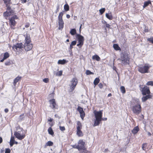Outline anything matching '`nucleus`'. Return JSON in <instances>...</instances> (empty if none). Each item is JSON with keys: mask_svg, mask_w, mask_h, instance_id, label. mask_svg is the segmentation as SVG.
<instances>
[{"mask_svg": "<svg viewBox=\"0 0 153 153\" xmlns=\"http://www.w3.org/2000/svg\"><path fill=\"white\" fill-rule=\"evenodd\" d=\"M5 64L6 65H10V63L9 61H7L5 62Z\"/></svg>", "mask_w": 153, "mask_h": 153, "instance_id": "6e6d98bb", "label": "nucleus"}, {"mask_svg": "<svg viewBox=\"0 0 153 153\" xmlns=\"http://www.w3.org/2000/svg\"><path fill=\"white\" fill-rule=\"evenodd\" d=\"M59 23V30H61L62 29L64 26V22L62 19H58Z\"/></svg>", "mask_w": 153, "mask_h": 153, "instance_id": "f8f14e48", "label": "nucleus"}, {"mask_svg": "<svg viewBox=\"0 0 153 153\" xmlns=\"http://www.w3.org/2000/svg\"><path fill=\"white\" fill-rule=\"evenodd\" d=\"M152 96L151 95H148L145 96L143 97L142 98V101L143 102L146 101L147 99L151 98Z\"/></svg>", "mask_w": 153, "mask_h": 153, "instance_id": "dca6fc26", "label": "nucleus"}, {"mask_svg": "<svg viewBox=\"0 0 153 153\" xmlns=\"http://www.w3.org/2000/svg\"><path fill=\"white\" fill-rule=\"evenodd\" d=\"M59 8V5H58L56 7V13H57L58 11Z\"/></svg>", "mask_w": 153, "mask_h": 153, "instance_id": "13d9d810", "label": "nucleus"}, {"mask_svg": "<svg viewBox=\"0 0 153 153\" xmlns=\"http://www.w3.org/2000/svg\"><path fill=\"white\" fill-rule=\"evenodd\" d=\"M25 44L26 45L27 44H30V43L31 42V40L30 37L29 36H27L25 37Z\"/></svg>", "mask_w": 153, "mask_h": 153, "instance_id": "6ab92c4d", "label": "nucleus"}, {"mask_svg": "<svg viewBox=\"0 0 153 153\" xmlns=\"http://www.w3.org/2000/svg\"><path fill=\"white\" fill-rule=\"evenodd\" d=\"M67 62L66 60L63 59L62 60H59L58 62V64L64 65Z\"/></svg>", "mask_w": 153, "mask_h": 153, "instance_id": "4be33fe9", "label": "nucleus"}, {"mask_svg": "<svg viewBox=\"0 0 153 153\" xmlns=\"http://www.w3.org/2000/svg\"><path fill=\"white\" fill-rule=\"evenodd\" d=\"M14 141L15 140L14 137H11L10 143V144L11 146H12L14 144Z\"/></svg>", "mask_w": 153, "mask_h": 153, "instance_id": "393cba45", "label": "nucleus"}, {"mask_svg": "<svg viewBox=\"0 0 153 153\" xmlns=\"http://www.w3.org/2000/svg\"><path fill=\"white\" fill-rule=\"evenodd\" d=\"M53 120V119L51 118H50L49 119H48V121L50 122H52Z\"/></svg>", "mask_w": 153, "mask_h": 153, "instance_id": "e2e57ef3", "label": "nucleus"}, {"mask_svg": "<svg viewBox=\"0 0 153 153\" xmlns=\"http://www.w3.org/2000/svg\"><path fill=\"white\" fill-rule=\"evenodd\" d=\"M21 1L22 3H24L26 2L27 0H21Z\"/></svg>", "mask_w": 153, "mask_h": 153, "instance_id": "680f3d73", "label": "nucleus"}, {"mask_svg": "<svg viewBox=\"0 0 153 153\" xmlns=\"http://www.w3.org/2000/svg\"><path fill=\"white\" fill-rule=\"evenodd\" d=\"M86 74L87 75H91V74H93L94 73L93 72H91L89 70H87L86 71Z\"/></svg>", "mask_w": 153, "mask_h": 153, "instance_id": "a19ab883", "label": "nucleus"}, {"mask_svg": "<svg viewBox=\"0 0 153 153\" xmlns=\"http://www.w3.org/2000/svg\"><path fill=\"white\" fill-rule=\"evenodd\" d=\"M94 114L95 118L94 122V126H98L102 121V111L100 110L99 111H94Z\"/></svg>", "mask_w": 153, "mask_h": 153, "instance_id": "f257e3e1", "label": "nucleus"}, {"mask_svg": "<svg viewBox=\"0 0 153 153\" xmlns=\"http://www.w3.org/2000/svg\"><path fill=\"white\" fill-rule=\"evenodd\" d=\"M113 47L114 49L116 51L121 50L120 48L117 44H113Z\"/></svg>", "mask_w": 153, "mask_h": 153, "instance_id": "412c9836", "label": "nucleus"}, {"mask_svg": "<svg viewBox=\"0 0 153 153\" xmlns=\"http://www.w3.org/2000/svg\"><path fill=\"white\" fill-rule=\"evenodd\" d=\"M9 22L10 26H11V28L14 29V28L13 27V26H14L15 25H16V21L13 18H11L9 20Z\"/></svg>", "mask_w": 153, "mask_h": 153, "instance_id": "4468645a", "label": "nucleus"}, {"mask_svg": "<svg viewBox=\"0 0 153 153\" xmlns=\"http://www.w3.org/2000/svg\"><path fill=\"white\" fill-rule=\"evenodd\" d=\"M107 120V118H102V120Z\"/></svg>", "mask_w": 153, "mask_h": 153, "instance_id": "774afa93", "label": "nucleus"}, {"mask_svg": "<svg viewBox=\"0 0 153 153\" xmlns=\"http://www.w3.org/2000/svg\"><path fill=\"white\" fill-rule=\"evenodd\" d=\"M76 42L75 40L73 41L72 42L71 44L70 45V49H71L73 48V46L76 45Z\"/></svg>", "mask_w": 153, "mask_h": 153, "instance_id": "bb28decb", "label": "nucleus"}, {"mask_svg": "<svg viewBox=\"0 0 153 153\" xmlns=\"http://www.w3.org/2000/svg\"><path fill=\"white\" fill-rule=\"evenodd\" d=\"M147 41L153 44V36L147 39Z\"/></svg>", "mask_w": 153, "mask_h": 153, "instance_id": "79ce46f5", "label": "nucleus"}, {"mask_svg": "<svg viewBox=\"0 0 153 153\" xmlns=\"http://www.w3.org/2000/svg\"><path fill=\"white\" fill-rule=\"evenodd\" d=\"M33 45L31 44H25V49L26 51H29L32 48Z\"/></svg>", "mask_w": 153, "mask_h": 153, "instance_id": "9b49d317", "label": "nucleus"}, {"mask_svg": "<svg viewBox=\"0 0 153 153\" xmlns=\"http://www.w3.org/2000/svg\"><path fill=\"white\" fill-rule=\"evenodd\" d=\"M10 0H3L4 3L5 4L8 3L10 2Z\"/></svg>", "mask_w": 153, "mask_h": 153, "instance_id": "5fc2aeb1", "label": "nucleus"}, {"mask_svg": "<svg viewBox=\"0 0 153 153\" xmlns=\"http://www.w3.org/2000/svg\"><path fill=\"white\" fill-rule=\"evenodd\" d=\"M82 128V124L80 122L78 121L77 123L76 130L81 129Z\"/></svg>", "mask_w": 153, "mask_h": 153, "instance_id": "aec40b11", "label": "nucleus"}, {"mask_svg": "<svg viewBox=\"0 0 153 153\" xmlns=\"http://www.w3.org/2000/svg\"><path fill=\"white\" fill-rule=\"evenodd\" d=\"M62 71H61L57 72L56 74V75L57 76H61L62 75Z\"/></svg>", "mask_w": 153, "mask_h": 153, "instance_id": "a18cd8bd", "label": "nucleus"}, {"mask_svg": "<svg viewBox=\"0 0 153 153\" xmlns=\"http://www.w3.org/2000/svg\"><path fill=\"white\" fill-rule=\"evenodd\" d=\"M133 112L135 114L138 115L139 114L141 111V107L139 104L135 105L132 108Z\"/></svg>", "mask_w": 153, "mask_h": 153, "instance_id": "20e7f679", "label": "nucleus"}, {"mask_svg": "<svg viewBox=\"0 0 153 153\" xmlns=\"http://www.w3.org/2000/svg\"><path fill=\"white\" fill-rule=\"evenodd\" d=\"M55 102V101L54 99H52L50 100V103L51 105H52L53 103H54Z\"/></svg>", "mask_w": 153, "mask_h": 153, "instance_id": "603ef678", "label": "nucleus"}, {"mask_svg": "<svg viewBox=\"0 0 153 153\" xmlns=\"http://www.w3.org/2000/svg\"><path fill=\"white\" fill-rule=\"evenodd\" d=\"M121 62L122 65L128 64L129 62V58L127 53H122L120 55V57L118 59Z\"/></svg>", "mask_w": 153, "mask_h": 153, "instance_id": "f03ea898", "label": "nucleus"}, {"mask_svg": "<svg viewBox=\"0 0 153 153\" xmlns=\"http://www.w3.org/2000/svg\"><path fill=\"white\" fill-rule=\"evenodd\" d=\"M21 78V77L19 76L14 79L13 82L14 86H16V83L20 80Z\"/></svg>", "mask_w": 153, "mask_h": 153, "instance_id": "a211bd4d", "label": "nucleus"}, {"mask_svg": "<svg viewBox=\"0 0 153 153\" xmlns=\"http://www.w3.org/2000/svg\"><path fill=\"white\" fill-rule=\"evenodd\" d=\"M85 142L82 140H80L78 142V146L79 150L83 149L85 146Z\"/></svg>", "mask_w": 153, "mask_h": 153, "instance_id": "1a4fd4ad", "label": "nucleus"}, {"mask_svg": "<svg viewBox=\"0 0 153 153\" xmlns=\"http://www.w3.org/2000/svg\"><path fill=\"white\" fill-rule=\"evenodd\" d=\"M110 25L109 24H107V23H106V27H107L109 28L110 27Z\"/></svg>", "mask_w": 153, "mask_h": 153, "instance_id": "052dcab7", "label": "nucleus"}, {"mask_svg": "<svg viewBox=\"0 0 153 153\" xmlns=\"http://www.w3.org/2000/svg\"><path fill=\"white\" fill-rule=\"evenodd\" d=\"M22 129H23L22 128H21L20 126H19L16 127V131H20V132H21L22 131Z\"/></svg>", "mask_w": 153, "mask_h": 153, "instance_id": "58836bf2", "label": "nucleus"}, {"mask_svg": "<svg viewBox=\"0 0 153 153\" xmlns=\"http://www.w3.org/2000/svg\"><path fill=\"white\" fill-rule=\"evenodd\" d=\"M100 80L99 78H96L94 79V84L95 85H96L99 82Z\"/></svg>", "mask_w": 153, "mask_h": 153, "instance_id": "cd10ccee", "label": "nucleus"}, {"mask_svg": "<svg viewBox=\"0 0 153 153\" xmlns=\"http://www.w3.org/2000/svg\"><path fill=\"white\" fill-rule=\"evenodd\" d=\"M72 146L73 148L77 149L78 150H79V148L78 147L77 145H73Z\"/></svg>", "mask_w": 153, "mask_h": 153, "instance_id": "3c124183", "label": "nucleus"}, {"mask_svg": "<svg viewBox=\"0 0 153 153\" xmlns=\"http://www.w3.org/2000/svg\"><path fill=\"white\" fill-rule=\"evenodd\" d=\"M77 110L79 112L80 116L81 118L83 120L85 116V113L83 110V108L80 106H78L77 108Z\"/></svg>", "mask_w": 153, "mask_h": 153, "instance_id": "6e6552de", "label": "nucleus"}, {"mask_svg": "<svg viewBox=\"0 0 153 153\" xmlns=\"http://www.w3.org/2000/svg\"><path fill=\"white\" fill-rule=\"evenodd\" d=\"M98 86L100 88H102L103 87V85L102 84V83H100L99 84H98Z\"/></svg>", "mask_w": 153, "mask_h": 153, "instance_id": "864d4df0", "label": "nucleus"}, {"mask_svg": "<svg viewBox=\"0 0 153 153\" xmlns=\"http://www.w3.org/2000/svg\"><path fill=\"white\" fill-rule=\"evenodd\" d=\"M8 111H9L8 109L7 108H5L4 109V111L5 112H6V113H7L8 112Z\"/></svg>", "mask_w": 153, "mask_h": 153, "instance_id": "0e129e2a", "label": "nucleus"}, {"mask_svg": "<svg viewBox=\"0 0 153 153\" xmlns=\"http://www.w3.org/2000/svg\"><path fill=\"white\" fill-rule=\"evenodd\" d=\"M3 141V139L1 137H0V143H1Z\"/></svg>", "mask_w": 153, "mask_h": 153, "instance_id": "69168bd1", "label": "nucleus"}, {"mask_svg": "<svg viewBox=\"0 0 153 153\" xmlns=\"http://www.w3.org/2000/svg\"><path fill=\"white\" fill-rule=\"evenodd\" d=\"M23 48V44L22 43L17 44L16 45H14L12 48L14 50L16 49L18 50V49H21Z\"/></svg>", "mask_w": 153, "mask_h": 153, "instance_id": "9d476101", "label": "nucleus"}, {"mask_svg": "<svg viewBox=\"0 0 153 153\" xmlns=\"http://www.w3.org/2000/svg\"><path fill=\"white\" fill-rule=\"evenodd\" d=\"M14 135L19 140H22L25 137L24 134H21L20 131H16L14 132Z\"/></svg>", "mask_w": 153, "mask_h": 153, "instance_id": "423d86ee", "label": "nucleus"}, {"mask_svg": "<svg viewBox=\"0 0 153 153\" xmlns=\"http://www.w3.org/2000/svg\"><path fill=\"white\" fill-rule=\"evenodd\" d=\"M120 90L121 92L123 93L124 94L125 93V90L124 87L123 86H121L120 87Z\"/></svg>", "mask_w": 153, "mask_h": 153, "instance_id": "e433bc0d", "label": "nucleus"}, {"mask_svg": "<svg viewBox=\"0 0 153 153\" xmlns=\"http://www.w3.org/2000/svg\"><path fill=\"white\" fill-rule=\"evenodd\" d=\"M151 3V2L149 1H146L144 3V5L143 6V7L145 8L147 6H148L149 4Z\"/></svg>", "mask_w": 153, "mask_h": 153, "instance_id": "f704fd0d", "label": "nucleus"}, {"mask_svg": "<svg viewBox=\"0 0 153 153\" xmlns=\"http://www.w3.org/2000/svg\"><path fill=\"white\" fill-rule=\"evenodd\" d=\"M76 38L77 39L78 41L84 43V38L83 36L79 34H77Z\"/></svg>", "mask_w": 153, "mask_h": 153, "instance_id": "ddd939ff", "label": "nucleus"}, {"mask_svg": "<svg viewBox=\"0 0 153 153\" xmlns=\"http://www.w3.org/2000/svg\"><path fill=\"white\" fill-rule=\"evenodd\" d=\"M64 9L66 11H68L69 10V6L68 4H65L64 5Z\"/></svg>", "mask_w": 153, "mask_h": 153, "instance_id": "72a5a7b5", "label": "nucleus"}, {"mask_svg": "<svg viewBox=\"0 0 153 153\" xmlns=\"http://www.w3.org/2000/svg\"><path fill=\"white\" fill-rule=\"evenodd\" d=\"M150 91L149 88L147 86H145L142 89V93L143 95H146V94L150 95Z\"/></svg>", "mask_w": 153, "mask_h": 153, "instance_id": "0eeeda50", "label": "nucleus"}, {"mask_svg": "<svg viewBox=\"0 0 153 153\" xmlns=\"http://www.w3.org/2000/svg\"><path fill=\"white\" fill-rule=\"evenodd\" d=\"M9 56V54L8 52H6L4 54L3 58H4V59H6L7 58H8Z\"/></svg>", "mask_w": 153, "mask_h": 153, "instance_id": "2f4dec72", "label": "nucleus"}, {"mask_svg": "<svg viewBox=\"0 0 153 153\" xmlns=\"http://www.w3.org/2000/svg\"><path fill=\"white\" fill-rule=\"evenodd\" d=\"M53 142L51 141H48L45 144V146H53Z\"/></svg>", "mask_w": 153, "mask_h": 153, "instance_id": "c756f323", "label": "nucleus"}, {"mask_svg": "<svg viewBox=\"0 0 153 153\" xmlns=\"http://www.w3.org/2000/svg\"><path fill=\"white\" fill-rule=\"evenodd\" d=\"M105 16L109 20H112L113 19V16L111 14L106 13L105 14Z\"/></svg>", "mask_w": 153, "mask_h": 153, "instance_id": "a878e982", "label": "nucleus"}, {"mask_svg": "<svg viewBox=\"0 0 153 153\" xmlns=\"http://www.w3.org/2000/svg\"><path fill=\"white\" fill-rule=\"evenodd\" d=\"M43 81L44 82L47 83L49 81V79L48 78H45L43 79Z\"/></svg>", "mask_w": 153, "mask_h": 153, "instance_id": "8fccbe9b", "label": "nucleus"}, {"mask_svg": "<svg viewBox=\"0 0 153 153\" xmlns=\"http://www.w3.org/2000/svg\"><path fill=\"white\" fill-rule=\"evenodd\" d=\"M63 15V12H61L59 13V15L58 16V19H62V17Z\"/></svg>", "mask_w": 153, "mask_h": 153, "instance_id": "c9c22d12", "label": "nucleus"}, {"mask_svg": "<svg viewBox=\"0 0 153 153\" xmlns=\"http://www.w3.org/2000/svg\"><path fill=\"white\" fill-rule=\"evenodd\" d=\"M105 8H102L99 10L100 13L101 14H102L105 11Z\"/></svg>", "mask_w": 153, "mask_h": 153, "instance_id": "37998d69", "label": "nucleus"}, {"mask_svg": "<svg viewBox=\"0 0 153 153\" xmlns=\"http://www.w3.org/2000/svg\"><path fill=\"white\" fill-rule=\"evenodd\" d=\"M139 130V129L138 126H136L134 128L132 131V133L134 134H136Z\"/></svg>", "mask_w": 153, "mask_h": 153, "instance_id": "f3484780", "label": "nucleus"}, {"mask_svg": "<svg viewBox=\"0 0 153 153\" xmlns=\"http://www.w3.org/2000/svg\"><path fill=\"white\" fill-rule=\"evenodd\" d=\"M151 67L149 64H146L145 65H140L138 66V71L142 74L148 73L149 70Z\"/></svg>", "mask_w": 153, "mask_h": 153, "instance_id": "7ed1b4c3", "label": "nucleus"}, {"mask_svg": "<svg viewBox=\"0 0 153 153\" xmlns=\"http://www.w3.org/2000/svg\"><path fill=\"white\" fill-rule=\"evenodd\" d=\"M10 150L9 148L6 149L5 151V153H10Z\"/></svg>", "mask_w": 153, "mask_h": 153, "instance_id": "09e8293b", "label": "nucleus"}, {"mask_svg": "<svg viewBox=\"0 0 153 153\" xmlns=\"http://www.w3.org/2000/svg\"><path fill=\"white\" fill-rule=\"evenodd\" d=\"M29 26L30 24L29 23L26 24L25 25V27L26 28L29 27Z\"/></svg>", "mask_w": 153, "mask_h": 153, "instance_id": "bf43d9fd", "label": "nucleus"}, {"mask_svg": "<svg viewBox=\"0 0 153 153\" xmlns=\"http://www.w3.org/2000/svg\"><path fill=\"white\" fill-rule=\"evenodd\" d=\"M25 117V116H24V114H22L21 115L19 116V121H21L22 120H24V118Z\"/></svg>", "mask_w": 153, "mask_h": 153, "instance_id": "473e14b6", "label": "nucleus"}, {"mask_svg": "<svg viewBox=\"0 0 153 153\" xmlns=\"http://www.w3.org/2000/svg\"><path fill=\"white\" fill-rule=\"evenodd\" d=\"M78 43L77 44V46L81 48L83 45V43H82L81 42L78 41Z\"/></svg>", "mask_w": 153, "mask_h": 153, "instance_id": "4c0bfd02", "label": "nucleus"}, {"mask_svg": "<svg viewBox=\"0 0 153 153\" xmlns=\"http://www.w3.org/2000/svg\"><path fill=\"white\" fill-rule=\"evenodd\" d=\"M147 146V143H145L142 144V149L143 150H145V148Z\"/></svg>", "mask_w": 153, "mask_h": 153, "instance_id": "c03bdc74", "label": "nucleus"}, {"mask_svg": "<svg viewBox=\"0 0 153 153\" xmlns=\"http://www.w3.org/2000/svg\"><path fill=\"white\" fill-rule=\"evenodd\" d=\"M71 85H70V89L72 91L75 89L78 83V80L76 78H74L71 81Z\"/></svg>", "mask_w": 153, "mask_h": 153, "instance_id": "39448f33", "label": "nucleus"}, {"mask_svg": "<svg viewBox=\"0 0 153 153\" xmlns=\"http://www.w3.org/2000/svg\"><path fill=\"white\" fill-rule=\"evenodd\" d=\"M109 151L108 149H105L104 150V152H107Z\"/></svg>", "mask_w": 153, "mask_h": 153, "instance_id": "338daca9", "label": "nucleus"}, {"mask_svg": "<svg viewBox=\"0 0 153 153\" xmlns=\"http://www.w3.org/2000/svg\"><path fill=\"white\" fill-rule=\"evenodd\" d=\"M92 59L93 60L96 59L97 61H99L100 60V58L97 55L92 56Z\"/></svg>", "mask_w": 153, "mask_h": 153, "instance_id": "b1692460", "label": "nucleus"}, {"mask_svg": "<svg viewBox=\"0 0 153 153\" xmlns=\"http://www.w3.org/2000/svg\"><path fill=\"white\" fill-rule=\"evenodd\" d=\"M76 133L79 137H82L83 136V134L81 129L76 130Z\"/></svg>", "mask_w": 153, "mask_h": 153, "instance_id": "5701e85b", "label": "nucleus"}, {"mask_svg": "<svg viewBox=\"0 0 153 153\" xmlns=\"http://www.w3.org/2000/svg\"><path fill=\"white\" fill-rule=\"evenodd\" d=\"M70 33L72 35H74L76 34V30L75 29H72L70 31Z\"/></svg>", "mask_w": 153, "mask_h": 153, "instance_id": "c85d7f7f", "label": "nucleus"}, {"mask_svg": "<svg viewBox=\"0 0 153 153\" xmlns=\"http://www.w3.org/2000/svg\"><path fill=\"white\" fill-rule=\"evenodd\" d=\"M147 85H151L153 86V81H149L146 84Z\"/></svg>", "mask_w": 153, "mask_h": 153, "instance_id": "ea45409f", "label": "nucleus"}, {"mask_svg": "<svg viewBox=\"0 0 153 153\" xmlns=\"http://www.w3.org/2000/svg\"><path fill=\"white\" fill-rule=\"evenodd\" d=\"M52 106L53 107V109L57 108V105H56L55 102L54 103H53L52 105Z\"/></svg>", "mask_w": 153, "mask_h": 153, "instance_id": "de8ad7c7", "label": "nucleus"}, {"mask_svg": "<svg viewBox=\"0 0 153 153\" xmlns=\"http://www.w3.org/2000/svg\"><path fill=\"white\" fill-rule=\"evenodd\" d=\"M11 18H13L14 19H18V17H17V16H16V15H14V16H13L12 17H11Z\"/></svg>", "mask_w": 153, "mask_h": 153, "instance_id": "4d7b16f0", "label": "nucleus"}, {"mask_svg": "<svg viewBox=\"0 0 153 153\" xmlns=\"http://www.w3.org/2000/svg\"><path fill=\"white\" fill-rule=\"evenodd\" d=\"M59 128L60 130L62 131H64L65 129L64 126H59Z\"/></svg>", "mask_w": 153, "mask_h": 153, "instance_id": "49530a36", "label": "nucleus"}, {"mask_svg": "<svg viewBox=\"0 0 153 153\" xmlns=\"http://www.w3.org/2000/svg\"><path fill=\"white\" fill-rule=\"evenodd\" d=\"M13 13L12 10H10L9 12L6 11L4 13L3 15L4 17H8L12 14Z\"/></svg>", "mask_w": 153, "mask_h": 153, "instance_id": "2eb2a0df", "label": "nucleus"}, {"mask_svg": "<svg viewBox=\"0 0 153 153\" xmlns=\"http://www.w3.org/2000/svg\"><path fill=\"white\" fill-rule=\"evenodd\" d=\"M48 131L49 134L51 135H53L54 133L51 127H49L48 129Z\"/></svg>", "mask_w": 153, "mask_h": 153, "instance_id": "7c9ffc66", "label": "nucleus"}]
</instances>
